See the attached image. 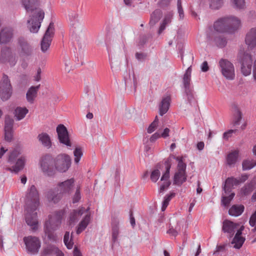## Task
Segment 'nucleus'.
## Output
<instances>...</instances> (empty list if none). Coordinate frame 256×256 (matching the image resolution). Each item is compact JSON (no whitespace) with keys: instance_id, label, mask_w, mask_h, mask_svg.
Instances as JSON below:
<instances>
[{"instance_id":"obj_1","label":"nucleus","mask_w":256,"mask_h":256,"mask_svg":"<svg viewBox=\"0 0 256 256\" xmlns=\"http://www.w3.org/2000/svg\"><path fill=\"white\" fill-rule=\"evenodd\" d=\"M174 156L170 155L169 158L165 162L166 170L162 174L160 181L158 184L159 186L158 189L159 194H163L171 184V182L170 180V170L173 161L174 160Z\"/></svg>"},{"instance_id":"obj_2","label":"nucleus","mask_w":256,"mask_h":256,"mask_svg":"<svg viewBox=\"0 0 256 256\" xmlns=\"http://www.w3.org/2000/svg\"><path fill=\"white\" fill-rule=\"evenodd\" d=\"M40 204L39 193L36 187L32 185L26 196V208L28 210H36Z\"/></svg>"},{"instance_id":"obj_3","label":"nucleus","mask_w":256,"mask_h":256,"mask_svg":"<svg viewBox=\"0 0 256 256\" xmlns=\"http://www.w3.org/2000/svg\"><path fill=\"white\" fill-rule=\"evenodd\" d=\"M238 61L240 64L242 73L245 76L251 74L252 60L250 54L245 52H240L238 54Z\"/></svg>"},{"instance_id":"obj_4","label":"nucleus","mask_w":256,"mask_h":256,"mask_svg":"<svg viewBox=\"0 0 256 256\" xmlns=\"http://www.w3.org/2000/svg\"><path fill=\"white\" fill-rule=\"evenodd\" d=\"M56 170L60 172H66L71 166V158L67 154H61L58 155L54 161Z\"/></svg>"},{"instance_id":"obj_5","label":"nucleus","mask_w":256,"mask_h":256,"mask_svg":"<svg viewBox=\"0 0 256 256\" xmlns=\"http://www.w3.org/2000/svg\"><path fill=\"white\" fill-rule=\"evenodd\" d=\"M12 94V88L8 77L4 74L0 82V98L2 101L8 100Z\"/></svg>"},{"instance_id":"obj_6","label":"nucleus","mask_w":256,"mask_h":256,"mask_svg":"<svg viewBox=\"0 0 256 256\" xmlns=\"http://www.w3.org/2000/svg\"><path fill=\"white\" fill-rule=\"evenodd\" d=\"M63 214L64 213L62 210L56 211L50 214L48 220L44 223V228L53 230L58 229L62 223Z\"/></svg>"},{"instance_id":"obj_7","label":"nucleus","mask_w":256,"mask_h":256,"mask_svg":"<svg viewBox=\"0 0 256 256\" xmlns=\"http://www.w3.org/2000/svg\"><path fill=\"white\" fill-rule=\"evenodd\" d=\"M222 76L227 80H232L235 78L234 67L230 62L226 59H221L218 62Z\"/></svg>"},{"instance_id":"obj_8","label":"nucleus","mask_w":256,"mask_h":256,"mask_svg":"<svg viewBox=\"0 0 256 256\" xmlns=\"http://www.w3.org/2000/svg\"><path fill=\"white\" fill-rule=\"evenodd\" d=\"M26 251L32 254H37L41 246L39 238L36 236H30L24 238Z\"/></svg>"},{"instance_id":"obj_9","label":"nucleus","mask_w":256,"mask_h":256,"mask_svg":"<svg viewBox=\"0 0 256 256\" xmlns=\"http://www.w3.org/2000/svg\"><path fill=\"white\" fill-rule=\"evenodd\" d=\"M54 24L50 22L40 42V48L43 52H46L50 48L54 35Z\"/></svg>"},{"instance_id":"obj_10","label":"nucleus","mask_w":256,"mask_h":256,"mask_svg":"<svg viewBox=\"0 0 256 256\" xmlns=\"http://www.w3.org/2000/svg\"><path fill=\"white\" fill-rule=\"evenodd\" d=\"M44 17V12L42 10H38V14L33 16V18L28 20V28L32 33H37L40 27L41 23Z\"/></svg>"},{"instance_id":"obj_11","label":"nucleus","mask_w":256,"mask_h":256,"mask_svg":"<svg viewBox=\"0 0 256 256\" xmlns=\"http://www.w3.org/2000/svg\"><path fill=\"white\" fill-rule=\"evenodd\" d=\"M56 188L63 196H69L75 188V180L71 178L63 182H59L56 184Z\"/></svg>"},{"instance_id":"obj_12","label":"nucleus","mask_w":256,"mask_h":256,"mask_svg":"<svg viewBox=\"0 0 256 256\" xmlns=\"http://www.w3.org/2000/svg\"><path fill=\"white\" fill-rule=\"evenodd\" d=\"M18 59L16 54L13 53L9 47H5L2 49L0 54V62L2 63L8 64L10 66H14Z\"/></svg>"},{"instance_id":"obj_13","label":"nucleus","mask_w":256,"mask_h":256,"mask_svg":"<svg viewBox=\"0 0 256 256\" xmlns=\"http://www.w3.org/2000/svg\"><path fill=\"white\" fill-rule=\"evenodd\" d=\"M56 130L60 142L66 146L68 148H70L72 146V144L70 139L66 127L64 125L60 124L58 126Z\"/></svg>"},{"instance_id":"obj_14","label":"nucleus","mask_w":256,"mask_h":256,"mask_svg":"<svg viewBox=\"0 0 256 256\" xmlns=\"http://www.w3.org/2000/svg\"><path fill=\"white\" fill-rule=\"evenodd\" d=\"M17 44L18 50L20 56H27L32 54V47L24 37L18 38Z\"/></svg>"},{"instance_id":"obj_15","label":"nucleus","mask_w":256,"mask_h":256,"mask_svg":"<svg viewBox=\"0 0 256 256\" xmlns=\"http://www.w3.org/2000/svg\"><path fill=\"white\" fill-rule=\"evenodd\" d=\"M177 162V186H180L186 180V164L182 158H178V157Z\"/></svg>"},{"instance_id":"obj_16","label":"nucleus","mask_w":256,"mask_h":256,"mask_svg":"<svg viewBox=\"0 0 256 256\" xmlns=\"http://www.w3.org/2000/svg\"><path fill=\"white\" fill-rule=\"evenodd\" d=\"M68 20L72 28V30L76 34L82 32L83 26L80 22L78 19V14L76 12L69 11Z\"/></svg>"},{"instance_id":"obj_17","label":"nucleus","mask_w":256,"mask_h":256,"mask_svg":"<svg viewBox=\"0 0 256 256\" xmlns=\"http://www.w3.org/2000/svg\"><path fill=\"white\" fill-rule=\"evenodd\" d=\"M40 166L42 172L48 176H52L55 173L54 166L53 161L50 156L44 157L40 162Z\"/></svg>"},{"instance_id":"obj_18","label":"nucleus","mask_w":256,"mask_h":256,"mask_svg":"<svg viewBox=\"0 0 256 256\" xmlns=\"http://www.w3.org/2000/svg\"><path fill=\"white\" fill-rule=\"evenodd\" d=\"M14 30L12 28L5 27L0 31V44L10 42L14 38Z\"/></svg>"},{"instance_id":"obj_19","label":"nucleus","mask_w":256,"mask_h":256,"mask_svg":"<svg viewBox=\"0 0 256 256\" xmlns=\"http://www.w3.org/2000/svg\"><path fill=\"white\" fill-rule=\"evenodd\" d=\"M26 213L25 218L26 224L31 227L32 230H36L38 228V220L36 210H28L26 208Z\"/></svg>"},{"instance_id":"obj_20","label":"nucleus","mask_w":256,"mask_h":256,"mask_svg":"<svg viewBox=\"0 0 256 256\" xmlns=\"http://www.w3.org/2000/svg\"><path fill=\"white\" fill-rule=\"evenodd\" d=\"M227 32L234 33L241 26L240 20L234 16L226 17Z\"/></svg>"},{"instance_id":"obj_21","label":"nucleus","mask_w":256,"mask_h":256,"mask_svg":"<svg viewBox=\"0 0 256 256\" xmlns=\"http://www.w3.org/2000/svg\"><path fill=\"white\" fill-rule=\"evenodd\" d=\"M20 2L27 12H32L36 10V14H38V10H42L38 8L40 4L38 0H20Z\"/></svg>"},{"instance_id":"obj_22","label":"nucleus","mask_w":256,"mask_h":256,"mask_svg":"<svg viewBox=\"0 0 256 256\" xmlns=\"http://www.w3.org/2000/svg\"><path fill=\"white\" fill-rule=\"evenodd\" d=\"M45 196L50 202L54 204L58 203L63 197L56 187L48 190L46 192Z\"/></svg>"},{"instance_id":"obj_23","label":"nucleus","mask_w":256,"mask_h":256,"mask_svg":"<svg viewBox=\"0 0 256 256\" xmlns=\"http://www.w3.org/2000/svg\"><path fill=\"white\" fill-rule=\"evenodd\" d=\"M120 221L116 218H113L112 220V245L118 242V238L120 233L119 227Z\"/></svg>"},{"instance_id":"obj_24","label":"nucleus","mask_w":256,"mask_h":256,"mask_svg":"<svg viewBox=\"0 0 256 256\" xmlns=\"http://www.w3.org/2000/svg\"><path fill=\"white\" fill-rule=\"evenodd\" d=\"M238 224L228 220H224L223 222L222 230L228 234L230 237H232L235 232L238 230Z\"/></svg>"},{"instance_id":"obj_25","label":"nucleus","mask_w":256,"mask_h":256,"mask_svg":"<svg viewBox=\"0 0 256 256\" xmlns=\"http://www.w3.org/2000/svg\"><path fill=\"white\" fill-rule=\"evenodd\" d=\"M89 211V208L85 209L83 207H81L78 210H74L70 213L68 222L70 224H74L80 219L81 216L84 212L87 213Z\"/></svg>"},{"instance_id":"obj_26","label":"nucleus","mask_w":256,"mask_h":256,"mask_svg":"<svg viewBox=\"0 0 256 256\" xmlns=\"http://www.w3.org/2000/svg\"><path fill=\"white\" fill-rule=\"evenodd\" d=\"M244 226H242L238 230L234 236L232 244H234V247L236 248H240L245 241V238L242 236V232L244 230Z\"/></svg>"},{"instance_id":"obj_27","label":"nucleus","mask_w":256,"mask_h":256,"mask_svg":"<svg viewBox=\"0 0 256 256\" xmlns=\"http://www.w3.org/2000/svg\"><path fill=\"white\" fill-rule=\"evenodd\" d=\"M245 42L251 48L256 46V28H252L248 32L246 36Z\"/></svg>"},{"instance_id":"obj_28","label":"nucleus","mask_w":256,"mask_h":256,"mask_svg":"<svg viewBox=\"0 0 256 256\" xmlns=\"http://www.w3.org/2000/svg\"><path fill=\"white\" fill-rule=\"evenodd\" d=\"M26 162V156H21L18 158L16 164L12 166L11 168H8V170L11 172H14L16 174L24 168Z\"/></svg>"},{"instance_id":"obj_29","label":"nucleus","mask_w":256,"mask_h":256,"mask_svg":"<svg viewBox=\"0 0 256 256\" xmlns=\"http://www.w3.org/2000/svg\"><path fill=\"white\" fill-rule=\"evenodd\" d=\"M240 184V180L234 177L228 178L225 182L224 190L226 194L230 192L234 186H238Z\"/></svg>"},{"instance_id":"obj_30","label":"nucleus","mask_w":256,"mask_h":256,"mask_svg":"<svg viewBox=\"0 0 256 256\" xmlns=\"http://www.w3.org/2000/svg\"><path fill=\"white\" fill-rule=\"evenodd\" d=\"M40 86V84L36 86H32L28 90L26 94V98L28 102L30 104H32L34 102V99L37 96L38 92Z\"/></svg>"},{"instance_id":"obj_31","label":"nucleus","mask_w":256,"mask_h":256,"mask_svg":"<svg viewBox=\"0 0 256 256\" xmlns=\"http://www.w3.org/2000/svg\"><path fill=\"white\" fill-rule=\"evenodd\" d=\"M226 22V17L219 19L214 24V30L217 32H227Z\"/></svg>"},{"instance_id":"obj_32","label":"nucleus","mask_w":256,"mask_h":256,"mask_svg":"<svg viewBox=\"0 0 256 256\" xmlns=\"http://www.w3.org/2000/svg\"><path fill=\"white\" fill-rule=\"evenodd\" d=\"M90 214L88 212L78 226L76 229L77 234H80L86 228L90 222Z\"/></svg>"},{"instance_id":"obj_33","label":"nucleus","mask_w":256,"mask_h":256,"mask_svg":"<svg viewBox=\"0 0 256 256\" xmlns=\"http://www.w3.org/2000/svg\"><path fill=\"white\" fill-rule=\"evenodd\" d=\"M170 98L169 96H166L162 98L159 108L160 116L164 115L168 112L170 105Z\"/></svg>"},{"instance_id":"obj_34","label":"nucleus","mask_w":256,"mask_h":256,"mask_svg":"<svg viewBox=\"0 0 256 256\" xmlns=\"http://www.w3.org/2000/svg\"><path fill=\"white\" fill-rule=\"evenodd\" d=\"M192 68L189 67L186 70L183 77L184 85L186 89V92L188 94L190 92V82L191 80Z\"/></svg>"},{"instance_id":"obj_35","label":"nucleus","mask_w":256,"mask_h":256,"mask_svg":"<svg viewBox=\"0 0 256 256\" xmlns=\"http://www.w3.org/2000/svg\"><path fill=\"white\" fill-rule=\"evenodd\" d=\"M38 138L43 146L49 148L52 146V142L50 136L45 132L40 134L38 136Z\"/></svg>"},{"instance_id":"obj_36","label":"nucleus","mask_w":256,"mask_h":256,"mask_svg":"<svg viewBox=\"0 0 256 256\" xmlns=\"http://www.w3.org/2000/svg\"><path fill=\"white\" fill-rule=\"evenodd\" d=\"M239 155L238 150H234L230 152L226 156L227 164L230 166H234L236 162Z\"/></svg>"},{"instance_id":"obj_37","label":"nucleus","mask_w":256,"mask_h":256,"mask_svg":"<svg viewBox=\"0 0 256 256\" xmlns=\"http://www.w3.org/2000/svg\"><path fill=\"white\" fill-rule=\"evenodd\" d=\"M162 16L161 10L156 9L154 10L150 15L149 24L150 26H154L160 19Z\"/></svg>"},{"instance_id":"obj_38","label":"nucleus","mask_w":256,"mask_h":256,"mask_svg":"<svg viewBox=\"0 0 256 256\" xmlns=\"http://www.w3.org/2000/svg\"><path fill=\"white\" fill-rule=\"evenodd\" d=\"M232 109L234 112L233 124L234 126H237L240 124V121L242 118V113L237 106H233Z\"/></svg>"},{"instance_id":"obj_39","label":"nucleus","mask_w":256,"mask_h":256,"mask_svg":"<svg viewBox=\"0 0 256 256\" xmlns=\"http://www.w3.org/2000/svg\"><path fill=\"white\" fill-rule=\"evenodd\" d=\"M254 187V184L253 182H250L245 184L242 188H241L240 190V196H243L250 194L253 191Z\"/></svg>"},{"instance_id":"obj_40","label":"nucleus","mask_w":256,"mask_h":256,"mask_svg":"<svg viewBox=\"0 0 256 256\" xmlns=\"http://www.w3.org/2000/svg\"><path fill=\"white\" fill-rule=\"evenodd\" d=\"M172 18V14L170 12L167 14L162 22L160 24V28L158 30V34H160L162 32L165 30L166 26L170 23Z\"/></svg>"},{"instance_id":"obj_41","label":"nucleus","mask_w":256,"mask_h":256,"mask_svg":"<svg viewBox=\"0 0 256 256\" xmlns=\"http://www.w3.org/2000/svg\"><path fill=\"white\" fill-rule=\"evenodd\" d=\"M244 207L243 205H234L228 210L229 214L232 216H240L244 212Z\"/></svg>"},{"instance_id":"obj_42","label":"nucleus","mask_w":256,"mask_h":256,"mask_svg":"<svg viewBox=\"0 0 256 256\" xmlns=\"http://www.w3.org/2000/svg\"><path fill=\"white\" fill-rule=\"evenodd\" d=\"M28 110L26 108L18 107L14 112V116L18 120L23 119L28 113Z\"/></svg>"},{"instance_id":"obj_43","label":"nucleus","mask_w":256,"mask_h":256,"mask_svg":"<svg viewBox=\"0 0 256 256\" xmlns=\"http://www.w3.org/2000/svg\"><path fill=\"white\" fill-rule=\"evenodd\" d=\"M21 153V150L20 148H16L12 150L8 156V162L11 164H14Z\"/></svg>"},{"instance_id":"obj_44","label":"nucleus","mask_w":256,"mask_h":256,"mask_svg":"<svg viewBox=\"0 0 256 256\" xmlns=\"http://www.w3.org/2000/svg\"><path fill=\"white\" fill-rule=\"evenodd\" d=\"M176 196L174 192H171L170 194H167L164 197V200L162 202V211L164 212L168 205L170 201L174 198Z\"/></svg>"},{"instance_id":"obj_45","label":"nucleus","mask_w":256,"mask_h":256,"mask_svg":"<svg viewBox=\"0 0 256 256\" xmlns=\"http://www.w3.org/2000/svg\"><path fill=\"white\" fill-rule=\"evenodd\" d=\"M45 235L47 236L48 239L52 242H56L57 240V236L54 232L56 230L44 228Z\"/></svg>"},{"instance_id":"obj_46","label":"nucleus","mask_w":256,"mask_h":256,"mask_svg":"<svg viewBox=\"0 0 256 256\" xmlns=\"http://www.w3.org/2000/svg\"><path fill=\"white\" fill-rule=\"evenodd\" d=\"M64 242L68 249L72 248L74 244L72 236H70V232H66L64 236Z\"/></svg>"},{"instance_id":"obj_47","label":"nucleus","mask_w":256,"mask_h":256,"mask_svg":"<svg viewBox=\"0 0 256 256\" xmlns=\"http://www.w3.org/2000/svg\"><path fill=\"white\" fill-rule=\"evenodd\" d=\"M75 188L76 190L72 197V202L74 204L78 202L81 199L80 186V185H77Z\"/></svg>"},{"instance_id":"obj_48","label":"nucleus","mask_w":256,"mask_h":256,"mask_svg":"<svg viewBox=\"0 0 256 256\" xmlns=\"http://www.w3.org/2000/svg\"><path fill=\"white\" fill-rule=\"evenodd\" d=\"M256 165V161L254 160H244L242 162V168L244 170H248L252 168Z\"/></svg>"},{"instance_id":"obj_49","label":"nucleus","mask_w":256,"mask_h":256,"mask_svg":"<svg viewBox=\"0 0 256 256\" xmlns=\"http://www.w3.org/2000/svg\"><path fill=\"white\" fill-rule=\"evenodd\" d=\"M74 162L77 164L79 162L80 158L83 154L82 148L78 146L75 148L74 150Z\"/></svg>"},{"instance_id":"obj_50","label":"nucleus","mask_w":256,"mask_h":256,"mask_svg":"<svg viewBox=\"0 0 256 256\" xmlns=\"http://www.w3.org/2000/svg\"><path fill=\"white\" fill-rule=\"evenodd\" d=\"M56 248V247L54 246L48 245L44 249L42 254L44 256L52 255V254H54Z\"/></svg>"},{"instance_id":"obj_51","label":"nucleus","mask_w":256,"mask_h":256,"mask_svg":"<svg viewBox=\"0 0 256 256\" xmlns=\"http://www.w3.org/2000/svg\"><path fill=\"white\" fill-rule=\"evenodd\" d=\"M14 124V120L10 116H6L5 118V126L4 130H12Z\"/></svg>"},{"instance_id":"obj_52","label":"nucleus","mask_w":256,"mask_h":256,"mask_svg":"<svg viewBox=\"0 0 256 256\" xmlns=\"http://www.w3.org/2000/svg\"><path fill=\"white\" fill-rule=\"evenodd\" d=\"M210 6L213 9H218L222 4V0H209Z\"/></svg>"},{"instance_id":"obj_53","label":"nucleus","mask_w":256,"mask_h":256,"mask_svg":"<svg viewBox=\"0 0 256 256\" xmlns=\"http://www.w3.org/2000/svg\"><path fill=\"white\" fill-rule=\"evenodd\" d=\"M158 124V116H156L154 122L150 125L148 128L147 132L149 134L154 132L157 128Z\"/></svg>"},{"instance_id":"obj_54","label":"nucleus","mask_w":256,"mask_h":256,"mask_svg":"<svg viewBox=\"0 0 256 256\" xmlns=\"http://www.w3.org/2000/svg\"><path fill=\"white\" fill-rule=\"evenodd\" d=\"M160 175V171L158 170H154L150 174V180L154 182H156L157 180H158Z\"/></svg>"},{"instance_id":"obj_55","label":"nucleus","mask_w":256,"mask_h":256,"mask_svg":"<svg viewBox=\"0 0 256 256\" xmlns=\"http://www.w3.org/2000/svg\"><path fill=\"white\" fill-rule=\"evenodd\" d=\"M232 4L238 9H244L245 8L244 0H232Z\"/></svg>"},{"instance_id":"obj_56","label":"nucleus","mask_w":256,"mask_h":256,"mask_svg":"<svg viewBox=\"0 0 256 256\" xmlns=\"http://www.w3.org/2000/svg\"><path fill=\"white\" fill-rule=\"evenodd\" d=\"M13 131L12 130H4V140L6 142H10L12 140Z\"/></svg>"},{"instance_id":"obj_57","label":"nucleus","mask_w":256,"mask_h":256,"mask_svg":"<svg viewBox=\"0 0 256 256\" xmlns=\"http://www.w3.org/2000/svg\"><path fill=\"white\" fill-rule=\"evenodd\" d=\"M234 193L232 192L228 196H223L222 202L224 204V205L225 206H228L230 204V201L234 198Z\"/></svg>"},{"instance_id":"obj_58","label":"nucleus","mask_w":256,"mask_h":256,"mask_svg":"<svg viewBox=\"0 0 256 256\" xmlns=\"http://www.w3.org/2000/svg\"><path fill=\"white\" fill-rule=\"evenodd\" d=\"M177 8L179 14L180 19L182 20L184 17V14L181 6V2H180V0H178L177 2Z\"/></svg>"},{"instance_id":"obj_59","label":"nucleus","mask_w":256,"mask_h":256,"mask_svg":"<svg viewBox=\"0 0 256 256\" xmlns=\"http://www.w3.org/2000/svg\"><path fill=\"white\" fill-rule=\"evenodd\" d=\"M218 46L220 48L224 46L226 44V41L225 38L218 37L216 40Z\"/></svg>"},{"instance_id":"obj_60","label":"nucleus","mask_w":256,"mask_h":256,"mask_svg":"<svg viewBox=\"0 0 256 256\" xmlns=\"http://www.w3.org/2000/svg\"><path fill=\"white\" fill-rule=\"evenodd\" d=\"M236 131V130H230L224 132L223 134V138L228 140L232 136V134L234 133Z\"/></svg>"},{"instance_id":"obj_61","label":"nucleus","mask_w":256,"mask_h":256,"mask_svg":"<svg viewBox=\"0 0 256 256\" xmlns=\"http://www.w3.org/2000/svg\"><path fill=\"white\" fill-rule=\"evenodd\" d=\"M171 0H160L158 2V6L162 8H164L169 6Z\"/></svg>"},{"instance_id":"obj_62","label":"nucleus","mask_w":256,"mask_h":256,"mask_svg":"<svg viewBox=\"0 0 256 256\" xmlns=\"http://www.w3.org/2000/svg\"><path fill=\"white\" fill-rule=\"evenodd\" d=\"M136 58L140 61L144 60L146 57V54L144 53L136 52Z\"/></svg>"},{"instance_id":"obj_63","label":"nucleus","mask_w":256,"mask_h":256,"mask_svg":"<svg viewBox=\"0 0 256 256\" xmlns=\"http://www.w3.org/2000/svg\"><path fill=\"white\" fill-rule=\"evenodd\" d=\"M160 138V133L158 132H156L154 134H153L150 138V142H154L157 139Z\"/></svg>"},{"instance_id":"obj_64","label":"nucleus","mask_w":256,"mask_h":256,"mask_svg":"<svg viewBox=\"0 0 256 256\" xmlns=\"http://www.w3.org/2000/svg\"><path fill=\"white\" fill-rule=\"evenodd\" d=\"M42 70L40 68L37 70V72L36 76H34V80L36 82H39L41 79Z\"/></svg>"}]
</instances>
